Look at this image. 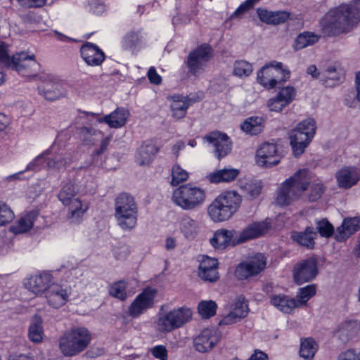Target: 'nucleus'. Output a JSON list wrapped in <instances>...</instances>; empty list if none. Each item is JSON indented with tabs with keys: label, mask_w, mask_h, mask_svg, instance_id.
I'll return each instance as SVG.
<instances>
[{
	"label": "nucleus",
	"mask_w": 360,
	"mask_h": 360,
	"mask_svg": "<svg viewBox=\"0 0 360 360\" xmlns=\"http://www.w3.org/2000/svg\"><path fill=\"white\" fill-rule=\"evenodd\" d=\"M360 21V8L342 4L330 10L321 20L322 32L326 36H335L349 32Z\"/></svg>",
	"instance_id": "nucleus-1"
},
{
	"label": "nucleus",
	"mask_w": 360,
	"mask_h": 360,
	"mask_svg": "<svg viewBox=\"0 0 360 360\" xmlns=\"http://www.w3.org/2000/svg\"><path fill=\"white\" fill-rule=\"evenodd\" d=\"M0 63L17 71L23 77L34 75L39 68V64L33 53L20 51L11 58L8 44L1 41H0Z\"/></svg>",
	"instance_id": "nucleus-2"
},
{
	"label": "nucleus",
	"mask_w": 360,
	"mask_h": 360,
	"mask_svg": "<svg viewBox=\"0 0 360 360\" xmlns=\"http://www.w3.org/2000/svg\"><path fill=\"white\" fill-rule=\"evenodd\" d=\"M310 181L311 173L308 169L298 170L281 184L277 192L276 202L284 206L298 200L307 189Z\"/></svg>",
	"instance_id": "nucleus-3"
},
{
	"label": "nucleus",
	"mask_w": 360,
	"mask_h": 360,
	"mask_svg": "<svg viewBox=\"0 0 360 360\" xmlns=\"http://www.w3.org/2000/svg\"><path fill=\"white\" fill-rule=\"evenodd\" d=\"M242 200V196L237 191H224L209 205L207 213L214 222L227 221L238 211Z\"/></svg>",
	"instance_id": "nucleus-4"
},
{
	"label": "nucleus",
	"mask_w": 360,
	"mask_h": 360,
	"mask_svg": "<svg viewBox=\"0 0 360 360\" xmlns=\"http://www.w3.org/2000/svg\"><path fill=\"white\" fill-rule=\"evenodd\" d=\"M138 213L137 203L130 194L122 193L115 198L114 217L122 231H131L136 227Z\"/></svg>",
	"instance_id": "nucleus-5"
},
{
	"label": "nucleus",
	"mask_w": 360,
	"mask_h": 360,
	"mask_svg": "<svg viewBox=\"0 0 360 360\" xmlns=\"http://www.w3.org/2000/svg\"><path fill=\"white\" fill-rule=\"evenodd\" d=\"M91 340V333L84 327L72 328L59 338L58 347L66 357H72L84 351Z\"/></svg>",
	"instance_id": "nucleus-6"
},
{
	"label": "nucleus",
	"mask_w": 360,
	"mask_h": 360,
	"mask_svg": "<svg viewBox=\"0 0 360 360\" xmlns=\"http://www.w3.org/2000/svg\"><path fill=\"white\" fill-rule=\"evenodd\" d=\"M193 312L186 307L173 309L167 312H160L157 321L159 331L169 333L182 328L192 319Z\"/></svg>",
	"instance_id": "nucleus-7"
},
{
	"label": "nucleus",
	"mask_w": 360,
	"mask_h": 360,
	"mask_svg": "<svg viewBox=\"0 0 360 360\" xmlns=\"http://www.w3.org/2000/svg\"><path fill=\"white\" fill-rule=\"evenodd\" d=\"M316 129L314 120L308 118L300 122L296 128L292 130L290 136V144L296 157L304 153L314 138Z\"/></svg>",
	"instance_id": "nucleus-8"
},
{
	"label": "nucleus",
	"mask_w": 360,
	"mask_h": 360,
	"mask_svg": "<svg viewBox=\"0 0 360 360\" xmlns=\"http://www.w3.org/2000/svg\"><path fill=\"white\" fill-rule=\"evenodd\" d=\"M172 201L183 210H193L202 202V190L191 183L181 185L174 191Z\"/></svg>",
	"instance_id": "nucleus-9"
},
{
	"label": "nucleus",
	"mask_w": 360,
	"mask_h": 360,
	"mask_svg": "<svg viewBox=\"0 0 360 360\" xmlns=\"http://www.w3.org/2000/svg\"><path fill=\"white\" fill-rule=\"evenodd\" d=\"M157 290L150 287L146 288L139 293L128 307L129 316L136 319L153 307Z\"/></svg>",
	"instance_id": "nucleus-10"
},
{
	"label": "nucleus",
	"mask_w": 360,
	"mask_h": 360,
	"mask_svg": "<svg viewBox=\"0 0 360 360\" xmlns=\"http://www.w3.org/2000/svg\"><path fill=\"white\" fill-rule=\"evenodd\" d=\"M204 139L212 148L214 155L218 160L226 157L232 150L233 142L231 138L224 132L212 131L204 136Z\"/></svg>",
	"instance_id": "nucleus-11"
},
{
	"label": "nucleus",
	"mask_w": 360,
	"mask_h": 360,
	"mask_svg": "<svg viewBox=\"0 0 360 360\" xmlns=\"http://www.w3.org/2000/svg\"><path fill=\"white\" fill-rule=\"evenodd\" d=\"M292 272L295 282L298 285L314 280L319 273L317 259L311 257L301 260L294 266Z\"/></svg>",
	"instance_id": "nucleus-12"
},
{
	"label": "nucleus",
	"mask_w": 360,
	"mask_h": 360,
	"mask_svg": "<svg viewBox=\"0 0 360 360\" xmlns=\"http://www.w3.org/2000/svg\"><path fill=\"white\" fill-rule=\"evenodd\" d=\"M266 258L263 254L257 253L248 262L239 264L235 271L236 276L240 280L246 279L262 271L266 266Z\"/></svg>",
	"instance_id": "nucleus-13"
},
{
	"label": "nucleus",
	"mask_w": 360,
	"mask_h": 360,
	"mask_svg": "<svg viewBox=\"0 0 360 360\" xmlns=\"http://www.w3.org/2000/svg\"><path fill=\"white\" fill-rule=\"evenodd\" d=\"M72 293L70 286L64 284L52 283L46 293L48 304L53 308L58 309L64 306L68 301Z\"/></svg>",
	"instance_id": "nucleus-14"
},
{
	"label": "nucleus",
	"mask_w": 360,
	"mask_h": 360,
	"mask_svg": "<svg viewBox=\"0 0 360 360\" xmlns=\"http://www.w3.org/2000/svg\"><path fill=\"white\" fill-rule=\"evenodd\" d=\"M255 159L258 166L271 167L277 165L281 157L278 153L276 143L265 142L257 150Z\"/></svg>",
	"instance_id": "nucleus-15"
},
{
	"label": "nucleus",
	"mask_w": 360,
	"mask_h": 360,
	"mask_svg": "<svg viewBox=\"0 0 360 360\" xmlns=\"http://www.w3.org/2000/svg\"><path fill=\"white\" fill-rule=\"evenodd\" d=\"M52 281L53 276L50 272L42 271L26 278L23 284L28 290L39 295L46 293Z\"/></svg>",
	"instance_id": "nucleus-16"
},
{
	"label": "nucleus",
	"mask_w": 360,
	"mask_h": 360,
	"mask_svg": "<svg viewBox=\"0 0 360 360\" xmlns=\"http://www.w3.org/2000/svg\"><path fill=\"white\" fill-rule=\"evenodd\" d=\"M295 95V89L287 86L282 88L275 97L270 98L267 105L271 111L279 112L294 100Z\"/></svg>",
	"instance_id": "nucleus-17"
},
{
	"label": "nucleus",
	"mask_w": 360,
	"mask_h": 360,
	"mask_svg": "<svg viewBox=\"0 0 360 360\" xmlns=\"http://www.w3.org/2000/svg\"><path fill=\"white\" fill-rule=\"evenodd\" d=\"M80 54L85 63L90 66L101 65L105 57L104 52L91 42H86L82 46Z\"/></svg>",
	"instance_id": "nucleus-18"
},
{
	"label": "nucleus",
	"mask_w": 360,
	"mask_h": 360,
	"mask_svg": "<svg viewBox=\"0 0 360 360\" xmlns=\"http://www.w3.org/2000/svg\"><path fill=\"white\" fill-rule=\"evenodd\" d=\"M338 186L348 189L356 185L360 180V169L356 167H345L335 175Z\"/></svg>",
	"instance_id": "nucleus-19"
},
{
	"label": "nucleus",
	"mask_w": 360,
	"mask_h": 360,
	"mask_svg": "<svg viewBox=\"0 0 360 360\" xmlns=\"http://www.w3.org/2000/svg\"><path fill=\"white\" fill-rule=\"evenodd\" d=\"M270 224L266 221L254 222L248 225L240 233L238 242L243 243L249 240L264 236L270 229Z\"/></svg>",
	"instance_id": "nucleus-20"
},
{
	"label": "nucleus",
	"mask_w": 360,
	"mask_h": 360,
	"mask_svg": "<svg viewBox=\"0 0 360 360\" xmlns=\"http://www.w3.org/2000/svg\"><path fill=\"white\" fill-rule=\"evenodd\" d=\"M67 208V219L74 224L82 221L84 216L88 210V205L84 204L79 198L73 199L72 201L63 205Z\"/></svg>",
	"instance_id": "nucleus-21"
},
{
	"label": "nucleus",
	"mask_w": 360,
	"mask_h": 360,
	"mask_svg": "<svg viewBox=\"0 0 360 360\" xmlns=\"http://www.w3.org/2000/svg\"><path fill=\"white\" fill-rule=\"evenodd\" d=\"M198 101H200L199 97H184L181 95L173 96L172 103L171 104L173 117L177 119L184 117L186 115L188 106L191 103Z\"/></svg>",
	"instance_id": "nucleus-22"
},
{
	"label": "nucleus",
	"mask_w": 360,
	"mask_h": 360,
	"mask_svg": "<svg viewBox=\"0 0 360 360\" xmlns=\"http://www.w3.org/2000/svg\"><path fill=\"white\" fill-rule=\"evenodd\" d=\"M257 82L266 89H273L279 83L271 62L263 66L257 72Z\"/></svg>",
	"instance_id": "nucleus-23"
},
{
	"label": "nucleus",
	"mask_w": 360,
	"mask_h": 360,
	"mask_svg": "<svg viewBox=\"0 0 360 360\" xmlns=\"http://www.w3.org/2000/svg\"><path fill=\"white\" fill-rule=\"evenodd\" d=\"M129 116V112L125 108H117L109 115L99 119V122H105L111 128H120L123 127Z\"/></svg>",
	"instance_id": "nucleus-24"
},
{
	"label": "nucleus",
	"mask_w": 360,
	"mask_h": 360,
	"mask_svg": "<svg viewBox=\"0 0 360 360\" xmlns=\"http://www.w3.org/2000/svg\"><path fill=\"white\" fill-rule=\"evenodd\" d=\"M359 230H360V217L345 219L342 225L337 229L335 239L338 241H343Z\"/></svg>",
	"instance_id": "nucleus-25"
},
{
	"label": "nucleus",
	"mask_w": 360,
	"mask_h": 360,
	"mask_svg": "<svg viewBox=\"0 0 360 360\" xmlns=\"http://www.w3.org/2000/svg\"><path fill=\"white\" fill-rule=\"evenodd\" d=\"M158 152V148L151 141H145L138 149L136 161L139 165H149Z\"/></svg>",
	"instance_id": "nucleus-26"
},
{
	"label": "nucleus",
	"mask_w": 360,
	"mask_h": 360,
	"mask_svg": "<svg viewBox=\"0 0 360 360\" xmlns=\"http://www.w3.org/2000/svg\"><path fill=\"white\" fill-rule=\"evenodd\" d=\"M240 171L238 169L230 167L216 170L207 176L211 183H229L233 181L239 175Z\"/></svg>",
	"instance_id": "nucleus-27"
},
{
	"label": "nucleus",
	"mask_w": 360,
	"mask_h": 360,
	"mask_svg": "<svg viewBox=\"0 0 360 360\" xmlns=\"http://www.w3.org/2000/svg\"><path fill=\"white\" fill-rule=\"evenodd\" d=\"M257 13L262 22L272 25L283 23L290 17V14L285 11L272 12L266 9L257 8Z\"/></svg>",
	"instance_id": "nucleus-28"
},
{
	"label": "nucleus",
	"mask_w": 360,
	"mask_h": 360,
	"mask_svg": "<svg viewBox=\"0 0 360 360\" xmlns=\"http://www.w3.org/2000/svg\"><path fill=\"white\" fill-rule=\"evenodd\" d=\"M316 236L317 233L314 229L308 226L305 229L304 231L292 232L291 237L294 241L300 245L304 246L309 249H312L315 244L314 239Z\"/></svg>",
	"instance_id": "nucleus-29"
},
{
	"label": "nucleus",
	"mask_w": 360,
	"mask_h": 360,
	"mask_svg": "<svg viewBox=\"0 0 360 360\" xmlns=\"http://www.w3.org/2000/svg\"><path fill=\"white\" fill-rule=\"evenodd\" d=\"M235 234V230L225 229L217 230L210 240V244L215 248H225L231 245Z\"/></svg>",
	"instance_id": "nucleus-30"
},
{
	"label": "nucleus",
	"mask_w": 360,
	"mask_h": 360,
	"mask_svg": "<svg viewBox=\"0 0 360 360\" xmlns=\"http://www.w3.org/2000/svg\"><path fill=\"white\" fill-rule=\"evenodd\" d=\"M185 63L188 72L193 75H197L202 65V45H199L188 54Z\"/></svg>",
	"instance_id": "nucleus-31"
},
{
	"label": "nucleus",
	"mask_w": 360,
	"mask_h": 360,
	"mask_svg": "<svg viewBox=\"0 0 360 360\" xmlns=\"http://www.w3.org/2000/svg\"><path fill=\"white\" fill-rule=\"evenodd\" d=\"M180 230L188 240H194L200 230V223L188 216L182 217L180 221Z\"/></svg>",
	"instance_id": "nucleus-32"
},
{
	"label": "nucleus",
	"mask_w": 360,
	"mask_h": 360,
	"mask_svg": "<svg viewBox=\"0 0 360 360\" xmlns=\"http://www.w3.org/2000/svg\"><path fill=\"white\" fill-rule=\"evenodd\" d=\"M39 94L44 95L46 100L55 101L65 94L62 85L58 82H49L44 86L39 87Z\"/></svg>",
	"instance_id": "nucleus-33"
},
{
	"label": "nucleus",
	"mask_w": 360,
	"mask_h": 360,
	"mask_svg": "<svg viewBox=\"0 0 360 360\" xmlns=\"http://www.w3.org/2000/svg\"><path fill=\"white\" fill-rule=\"evenodd\" d=\"M271 304L284 313H290L295 307H297V302L295 299L288 298L284 295H276L271 297Z\"/></svg>",
	"instance_id": "nucleus-34"
},
{
	"label": "nucleus",
	"mask_w": 360,
	"mask_h": 360,
	"mask_svg": "<svg viewBox=\"0 0 360 360\" xmlns=\"http://www.w3.org/2000/svg\"><path fill=\"white\" fill-rule=\"evenodd\" d=\"M78 191L79 189L75 182L72 180H69L62 184L61 189L58 193V200L63 205L67 204L72 201V200L77 198L75 196Z\"/></svg>",
	"instance_id": "nucleus-35"
},
{
	"label": "nucleus",
	"mask_w": 360,
	"mask_h": 360,
	"mask_svg": "<svg viewBox=\"0 0 360 360\" xmlns=\"http://www.w3.org/2000/svg\"><path fill=\"white\" fill-rule=\"evenodd\" d=\"M219 278L217 259L204 255V281L215 282Z\"/></svg>",
	"instance_id": "nucleus-36"
},
{
	"label": "nucleus",
	"mask_w": 360,
	"mask_h": 360,
	"mask_svg": "<svg viewBox=\"0 0 360 360\" xmlns=\"http://www.w3.org/2000/svg\"><path fill=\"white\" fill-rule=\"evenodd\" d=\"M320 36L311 32H303L295 39L293 49L296 51L301 50L307 46H312L317 43Z\"/></svg>",
	"instance_id": "nucleus-37"
},
{
	"label": "nucleus",
	"mask_w": 360,
	"mask_h": 360,
	"mask_svg": "<svg viewBox=\"0 0 360 360\" xmlns=\"http://www.w3.org/2000/svg\"><path fill=\"white\" fill-rule=\"evenodd\" d=\"M240 128L246 134L257 135L263 130L264 120L261 117H248L241 124Z\"/></svg>",
	"instance_id": "nucleus-38"
},
{
	"label": "nucleus",
	"mask_w": 360,
	"mask_h": 360,
	"mask_svg": "<svg viewBox=\"0 0 360 360\" xmlns=\"http://www.w3.org/2000/svg\"><path fill=\"white\" fill-rule=\"evenodd\" d=\"M43 333L42 320L40 316H35L29 327V338L33 342H40Z\"/></svg>",
	"instance_id": "nucleus-39"
},
{
	"label": "nucleus",
	"mask_w": 360,
	"mask_h": 360,
	"mask_svg": "<svg viewBox=\"0 0 360 360\" xmlns=\"http://www.w3.org/2000/svg\"><path fill=\"white\" fill-rule=\"evenodd\" d=\"M318 349V345L314 339L306 338L301 341L300 354L305 360H311Z\"/></svg>",
	"instance_id": "nucleus-40"
},
{
	"label": "nucleus",
	"mask_w": 360,
	"mask_h": 360,
	"mask_svg": "<svg viewBox=\"0 0 360 360\" xmlns=\"http://www.w3.org/2000/svg\"><path fill=\"white\" fill-rule=\"evenodd\" d=\"M144 38L141 30L137 31H131L128 32L123 38L122 45L123 49L131 50L139 45Z\"/></svg>",
	"instance_id": "nucleus-41"
},
{
	"label": "nucleus",
	"mask_w": 360,
	"mask_h": 360,
	"mask_svg": "<svg viewBox=\"0 0 360 360\" xmlns=\"http://www.w3.org/2000/svg\"><path fill=\"white\" fill-rule=\"evenodd\" d=\"M221 334L217 328L204 329V352L212 349L220 340Z\"/></svg>",
	"instance_id": "nucleus-42"
},
{
	"label": "nucleus",
	"mask_w": 360,
	"mask_h": 360,
	"mask_svg": "<svg viewBox=\"0 0 360 360\" xmlns=\"http://www.w3.org/2000/svg\"><path fill=\"white\" fill-rule=\"evenodd\" d=\"M33 224L34 216L32 214H27L21 217L16 224L11 227V229L15 234L22 233L29 231Z\"/></svg>",
	"instance_id": "nucleus-43"
},
{
	"label": "nucleus",
	"mask_w": 360,
	"mask_h": 360,
	"mask_svg": "<svg viewBox=\"0 0 360 360\" xmlns=\"http://www.w3.org/2000/svg\"><path fill=\"white\" fill-rule=\"evenodd\" d=\"M253 68L251 63L244 60L235 61L233 64V74L238 77H248L252 72Z\"/></svg>",
	"instance_id": "nucleus-44"
},
{
	"label": "nucleus",
	"mask_w": 360,
	"mask_h": 360,
	"mask_svg": "<svg viewBox=\"0 0 360 360\" xmlns=\"http://www.w3.org/2000/svg\"><path fill=\"white\" fill-rule=\"evenodd\" d=\"M72 162L69 154L57 155L54 158L46 157V167L48 168L61 169L66 167Z\"/></svg>",
	"instance_id": "nucleus-45"
},
{
	"label": "nucleus",
	"mask_w": 360,
	"mask_h": 360,
	"mask_svg": "<svg viewBox=\"0 0 360 360\" xmlns=\"http://www.w3.org/2000/svg\"><path fill=\"white\" fill-rule=\"evenodd\" d=\"M316 287L314 284L300 288L296 300L297 307L305 304L309 299L316 295Z\"/></svg>",
	"instance_id": "nucleus-46"
},
{
	"label": "nucleus",
	"mask_w": 360,
	"mask_h": 360,
	"mask_svg": "<svg viewBox=\"0 0 360 360\" xmlns=\"http://www.w3.org/2000/svg\"><path fill=\"white\" fill-rule=\"evenodd\" d=\"M230 311L233 313L235 316H239L240 317H238L237 319L239 321H241L248 316L249 312L247 300L244 297H238L234 303L233 308Z\"/></svg>",
	"instance_id": "nucleus-47"
},
{
	"label": "nucleus",
	"mask_w": 360,
	"mask_h": 360,
	"mask_svg": "<svg viewBox=\"0 0 360 360\" xmlns=\"http://www.w3.org/2000/svg\"><path fill=\"white\" fill-rule=\"evenodd\" d=\"M188 178V173L180 165H174L172 168V186H177L179 184L186 181Z\"/></svg>",
	"instance_id": "nucleus-48"
},
{
	"label": "nucleus",
	"mask_w": 360,
	"mask_h": 360,
	"mask_svg": "<svg viewBox=\"0 0 360 360\" xmlns=\"http://www.w3.org/2000/svg\"><path fill=\"white\" fill-rule=\"evenodd\" d=\"M276 75H277L279 83H284L290 77V71L287 66L284 65L281 62L271 61Z\"/></svg>",
	"instance_id": "nucleus-49"
},
{
	"label": "nucleus",
	"mask_w": 360,
	"mask_h": 360,
	"mask_svg": "<svg viewBox=\"0 0 360 360\" xmlns=\"http://www.w3.org/2000/svg\"><path fill=\"white\" fill-rule=\"evenodd\" d=\"M342 70L335 66H328L323 72H321V80L327 83L328 80L338 82L340 79Z\"/></svg>",
	"instance_id": "nucleus-50"
},
{
	"label": "nucleus",
	"mask_w": 360,
	"mask_h": 360,
	"mask_svg": "<svg viewBox=\"0 0 360 360\" xmlns=\"http://www.w3.org/2000/svg\"><path fill=\"white\" fill-rule=\"evenodd\" d=\"M14 219V213L4 202L0 201V226L10 223Z\"/></svg>",
	"instance_id": "nucleus-51"
},
{
	"label": "nucleus",
	"mask_w": 360,
	"mask_h": 360,
	"mask_svg": "<svg viewBox=\"0 0 360 360\" xmlns=\"http://www.w3.org/2000/svg\"><path fill=\"white\" fill-rule=\"evenodd\" d=\"M127 285L125 282L120 281L114 283L110 288V294L121 300H125L127 299Z\"/></svg>",
	"instance_id": "nucleus-52"
},
{
	"label": "nucleus",
	"mask_w": 360,
	"mask_h": 360,
	"mask_svg": "<svg viewBox=\"0 0 360 360\" xmlns=\"http://www.w3.org/2000/svg\"><path fill=\"white\" fill-rule=\"evenodd\" d=\"M101 134V131H97L93 127H83L78 129V134L79 138L87 144L93 143L94 141L91 139L93 136H97L98 134Z\"/></svg>",
	"instance_id": "nucleus-53"
},
{
	"label": "nucleus",
	"mask_w": 360,
	"mask_h": 360,
	"mask_svg": "<svg viewBox=\"0 0 360 360\" xmlns=\"http://www.w3.org/2000/svg\"><path fill=\"white\" fill-rule=\"evenodd\" d=\"M260 0H246L242 3L237 9L232 13L231 18H240L248 11L253 8V6Z\"/></svg>",
	"instance_id": "nucleus-54"
},
{
	"label": "nucleus",
	"mask_w": 360,
	"mask_h": 360,
	"mask_svg": "<svg viewBox=\"0 0 360 360\" xmlns=\"http://www.w3.org/2000/svg\"><path fill=\"white\" fill-rule=\"evenodd\" d=\"M316 229L323 237L329 238L334 232L333 225L326 219H322L316 222Z\"/></svg>",
	"instance_id": "nucleus-55"
},
{
	"label": "nucleus",
	"mask_w": 360,
	"mask_h": 360,
	"mask_svg": "<svg viewBox=\"0 0 360 360\" xmlns=\"http://www.w3.org/2000/svg\"><path fill=\"white\" fill-rule=\"evenodd\" d=\"M48 153V151H46L44 153H41L37 157H36L31 162H30L25 171H30V170H39L42 167H44V165H46V155Z\"/></svg>",
	"instance_id": "nucleus-56"
},
{
	"label": "nucleus",
	"mask_w": 360,
	"mask_h": 360,
	"mask_svg": "<svg viewBox=\"0 0 360 360\" xmlns=\"http://www.w3.org/2000/svg\"><path fill=\"white\" fill-rule=\"evenodd\" d=\"M218 305L215 301L204 300V319H208L217 314Z\"/></svg>",
	"instance_id": "nucleus-57"
},
{
	"label": "nucleus",
	"mask_w": 360,
	"mask_h": 360,
	"mask_svg": "<svg viewBox=\"0 0 360 360\" xmlns=\"http://www.w3.org/2000/svg\"><path fill=\"white\" fill-rule=\"evenodd\" d=\"M150 353L160 360H167L168 354L166 347L163 345H156L150 349Z\"/></svg>",
	"instance_id": "nucleus-58"
},
{
	"label": "nucleus",
	"mask_w": 360,
	"mask_h": 360,
	"mask_svg": "<svg viewBox=\"0 0 360 360\" xmlns=\"http://www.w3.org/2000/svg\"><path fill=\"white\" fill-rule=\"evenodd\" d=\"M324 192V186L323 184L318 182L313 184L311 187V193L309 195V200L315 201L319 199L322 193Z\"/></svg>",
	"instance_id": "nucleus-59"
},
{
	"label": "nucleus",
	"mask_w": 360,
	"mask_h": 360,
	"mask_svg": "<svg viewBox=\"0 0 360 360\" xmlns=\"http://www.w3.org/2000/svg\"><path fill=\"white\" fill-rule=\"evenodd\" d=\"M19 4L25 8H41L44 6L46 0H17Z\"/></svg>",
	"instance_id": "nucleus-60"
},
{
	"label": "nucleus",
	"mask_w": 360,
	"mask_h": 360,
	"mask_svg": "<svg viewBox=\"0 0 360 360\" xmlns=\"http://www.w3.org/2000/svg\"><path fill=\"white\" fill-rule=\"evenodd\" d=\"M238 317H240L238 316ZM238 316H235L233 313L230 311L228 314L224 316L222 319L219 321V326H229L238 322Z\"/></svg>",
	"instance_id": "nucleus-61"
},
{
	"label": "nucleus",
	"mask_w": 360,
	"mask_h": 360,
	"mask_svg": "<svg viewBox=\"0 0 360 360\" xmlns=\"http://www.w3.org/2000/svg\"><path fill=\"white\" fill-rule=\"evenodd\" d=\"M338 360H360V354L354 349H348L339 355Z\"/></svg>",
	"instance_id": "nucleus-62"
},
{
	"label": "nucleus",
	"mask_w": 360,
	"mask_h": 360,
	"mask_svg": "<svg viewBox=\"0 0 360 360\" xmlns=\"http://www.w3.org/2000/svg\"><path fill=\"white\" fill-rule=\"evenodd\" d=\"M147 76L151 84L158 85L162 82V78L154 67H150L149 68Z\"/></svg>",
	"instance_id": "nucleus-63"
},
{
	"label": "nucleus",
	"mask_w": 360,
	"mask_h": 360,
	"mask_svg": "<svg viewBox=\"0 0 360 360\" xmlns=\"http://www.w3.org/2000/svg\"><path fill=\"white\" fill-rule=\"evenodd\" d=\"M353 324H354V323L352 321H348V322L344 323L337 331L340 338L341 336L348 337L351 333V329H352Z\"/></svg>",
	"instance_id": "nucleus-64"
}]
</instances>
